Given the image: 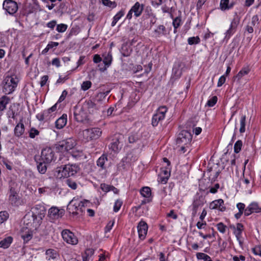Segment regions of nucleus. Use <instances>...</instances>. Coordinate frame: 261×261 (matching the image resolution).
Returning <instances> with one entry per match:
<instances>
[{
    "label": "nucleus",
    "mask_w": 261,
    "mask_h": 261,
    "mask_svg": "<svg viewBox=\"0 0 261 261\" xmlns=\"http://www.w3.org/2000/svg\"><path fill=\"white\" fill-rule=\"evenodd\" d=\"M18 79L16 75H7L3 81V92L6 94L12 93L16 88Z\"/></svg>",
    "instance_id": "1"
},
{
    "label": "nucleus",
    "mask_w": 261,
    "mask_h": 261,
    "mask_svg": "<svg viewBox=\"0 0 261 261\" xmlns=\"http://www.w3.org/2000/svg\"><path fill=\"white\" fill-rule=\"evenodd\" d=\"M32 210L34 223H36V225L39 226L46 214L45 206L42 203L37 204L32 207Z\"/></svg>",
    "instance_id": "2"
},
{
    "label": "nucleus",
    "mask_w": 261,
    "mask_h": 261,
    "mask_svg": "<svg viewBox=\"0 0 261 261\" xmlns=\"http://www.w3.org/2000/svg\"><path fill=\"white\" fill-rule=\"evenodd\" d=\"M78 169V167L75 165L67 164L58 167L57 172H58V176H60V178H65L74 175L76 173Z\"/></svg>",
    "instance_id": "3"
},
{
    "label": "nucleus",
    "mask_w": 261,
    "mask_h": 261,
    "mask_svg": "<svg viewBox=\"0 0 261 261\" xmlns=\"http://www.w3.org/2000/svg\"><path fill=\"white\" fill-rule=\"evenodd\" d=\"M101 135L100 129L94 127L90 129H86L82 131L81 135L83 139L86 142L90 140L98 139Z\"/></svg>",
    "instance_id": "4"
},
{
    "label": "nucleus",
    "mask_w": 261,
    "mask_h": 261,
    "mask_svg": "<svg viewBox=\"0 0 261 261\" xmlns=\"http://www.w3.org/2000/svg\"><path fill=\"white\" fill-rule=\"evenodd\" d=\"M76 145L75 140L70 138L60 141L56 148L61 152L67 151L73 149Z\"/></svg>",
    "instance_id": "5"
},
{
    "label": "nucleus",
    "mask_w": 261,
    "mask_h": 261,
    "mask_svg": "<svg viewBox=\"0 0 261 261\" xmlns=\"http://www.w3.org/2000/svg\"><path fill=\"white\" fill-rule=\"evenodd\" d=\"M167 111V108L166 106L159 108L156 113L153 115L152 118V124L153 126H157L159 123L165 118Z\"/></svg>",
    "instance_id": "6"
},
{
    "label": "nucleus",
    "mask_w": 261,
    "mask_h": 261,
    "mask_svg": "<svg viewBox=\"0 0 261 261\" xmlns=\"http://www.w3.org/2000/svg\"><path fill=\"white\" fill-rule=\"evenodd\" d=\"M192 138V136L190 132L186 130H182L178 134L176 143L179 145H187L191 142Z\"/></svg>",
    "instance_id": "7"
},
{
    "label": "nucleus",
    "mask_w": 261,
    "mask_h": 261,
    "mask_svg": "<svg viewBox=\"0 0 261 261\" xmlns=\"http://www.w3.org/2000/svg\"><path fill=\"white\" fill-rule=\"evenodd\" d=\"M17 184L14 181H10L9 182V201L12 205H15L18 200L17 190H16Z\"/></svg>",
    "instance_id": "8"
},
{
    "label": "nucleus",
    "mask_w": 261,
    "mask_h": 261,
    "mask_svg": "<svg viewBox=\"0 0 261 261\" xmlns=\"http://www.w3.org/2000/svg\"><path fill=\"white\" fill-rule=\"evenodd\" d=\"M240 22V17L236 15L232 20L229 29L225 32V38L228 39L236 32L237 28Z\"/></svg>",
    "instance_id": "9"
},
{
    "label": "nucleus",
    "mask_w": 261,
    "mask_h": 261,
    "mask_svg": "<svg viewBox=\"0 0 261 261\" xmlns=\"http://www.w3.org/2000/svg\"><path fill=\"white\" fill-rule=\"evenodd\" d=\"M62 236L63 240L67 243L76 245L78 243V240L74 233L68 229H64L62 231Z\"/></svg>",
    "instance_id": "10"
},
{
    "label": "nucleus",
    "mask_w": 261,
    "mask_h": 261,
    "mask_svg": "<svg viewBox=\"0 0 261 261\" xmlns=\"http://www.w3.org/2000/svg\"><path fill=\"white\" fill-rule=\"evenodd\" d=\"M3 8L10 15L15 14L18 10L16 2L12 0H5L3 3Z\"/></svg>",
    "instance_id": "11"
},
{
    "label": "nucleus",
    "mask_w": 261,
    "mask_h": 261,
    "mask_svg": "<svg viewBox=\"0 0 261 261\" xmlns=\"http://www.w3.org/2000/svg\"><path fill=\"white\" fill-rule=\"evenodd\" d=\"M74 117L75 119L81 122H86L88 120V115L83 108L74 107Z\"/></svg>",
    "instance_id": "12"
},
{
    "label": "nucleus",
    "mask_w": 261,
    "mask_h": 261,
    "mask_svg": "<svg viewBox=\"0 0 261 261\" xmlns=\"http://www.w3.org/2000/svg\"><path fill=\"white\" fill-rule=\"evenodd\" d=\"M54 152L51 148H44L41 152V160L45 163H50L54 159Z\"/></svg>",
    "instance_id": "13"
},
{
    "label": "nucleus",
    "mask_w": 261,
    "mask_h": 261,
    "mask_svg": "<svg viewBox=\"0 0 261 261\" xmlns=\"http://www.w3.org/2000/svg\"><path fill=\"white\" fill-rule=\"evenodd\" d=\"M80 205H83V201H79L73 198L69 203L67 206V210L73 215H77L79 214V212H77V210Z\"/></svg>",
    "instance_id": "14"
},
{
    "label": "nucleus",
    "mask_w": 261,
    "mask_h": 261,
    "mask_svg": "<svg viewBox=\"0 0 261 261\" xmlns=\"http://www.w3.org/2000/svg\"><path fill=\"white\" fill-rule=\"evenodd\" d=\"M261 206L257 202L251 203L245 210V215L248 216L253 213H260Z\"/></svg>",
    "instance_id": "15"
},
{
    "label": "nucleus",
    "mask_w": 261,
    "mask_h": 261,
    "mask_svg": "<svg viewBox=\"0 0 261 261\" xmlns=\"http://www.w3.org/2000/svg\"><path fill=\"white\" fill-rule=\"evenodd\" d=\"M210 208L212 210L218 209L221 212H224L226 210L224 200L222 199L212 201L210 204Z\"/></svg>",
    "instance_id": "16"
},
{
    "label": "nucleus",
    "mask_w": 261,
    "mask_h": 261,
    "mask_svg": "<svg viewBox=\"0 0 261 261\" xmlns=\"http://www.w3.org/2000/svg\"><path fill=\"white\" fill-rule=\"evenodd\" d=\"M147 224L144 221H140L138 225V232L139 238L144 240L147 232Z\"/></svg>",
    "instance_id": "17"
},
{
    "label": "nucleus",
    "mask_w": 261,
    "mask_h": 261,
    "mask_svg": "<svg viewBox=\"0 0 261 261\" xmlns=\"http://www.w3.org/2000/svg\"><path fill=\"white\" fill-rule=\"evenodd\" d=\"M103 57V63L104 66L103 67H100L99 70L101 71H104L106 70L107 67H109L112 61V55L110 53H105L102 55Z\"/></svg>",
    "instance_id": "18"
},
{
    "label": "nucleus",
    "mask_w": 261,
    "mask_h": 261,
    "mask_svg": "<svg viewBox=\"0 0 261 261\" xmlns=\"http://www.w3.org/2000/svg\"><path fill=\"white\" fill-rule=\"evenodd\" d=\"M204 203V198L202 196H198L195 198L192 204L193 215L196 214L198 208L203 205Z\"/></svg>",
    "instance_id": "19"
},
{
    "label": "nucleus",
    "mask_w": 261,
    "mask_h": 261,
    "mask_svg": "<svg viewBox=\"0 0 261 261\" xmlns=\"http://www.w3.org/2000/svg\"><path fill=\"white\" fill-rule=\"evenodd\" d=\"M63 215V212L58 209L57 207H51L48 211V216L52 219H56L61 217Z\"/></svg>",
    "instance_id": "20"
},
{
    "label": "nucleus",
    "mask_w": 261,
    "mask_h": 261,
    "mask_svg": "<svg viewBox=\"0 0 261 261\" xmlns=\"http://www.w3.org/2000/svg\"><path fill=\"white\" fill-rule=\"evenodd\" d=\"M243 229V225L242 223H238L236 225V228L235 230L233 231V233L235 234L237 240L239 241L240 245L242 244L241 238H242V233Z\"/></svg>",
    "instance_id": "21"
},
{
    "label": "nucleus",
    "mask_w": 261,
    "mask_h": 261,
    "mask_svg": "<svg viewBox=\"0 0 261 261\" xmlns=\"http://www.w3.org/2000/svg\"><path fill=\"white\" fill-rule=\"evenodd\" d=\"M153 32L156 37L166 36L168 34L167 30L164 25H159Z\"/></svg>",
    "instance_id": "22"
},
{
    "label": "nucleus",
    "mask_w": 261,
    "mask_h": 261,
    "mask_svg": "<svg viewBox=\"0 0 261 261\" xmlns=\"http://www.w3.org/2000/svg\"><path fill=\"white\" fill-rule=\"evenodd\" d=\"M143 8L144 6L143 5H140L139 2H136L130 9L134 13L135 16L137 17L141 15Z\"/></svg>",
    "instance_id": "23"
},
{
    "label": "nucleus",
    "mask_w": 261,
    "mask_h": 261,
    "mask_svg": "<svg viewBox=\"0 0 261 261\" xmlns=\"http://www.w3.org/2000/svg\"><path fill=\"white\" fill-rule=\"evenodd\" d=\"M14 135L17 137H19L23 135L24 132V126L22 120L16 125L14 128Z\"/></svg>",
    "instance_id": "24"
},
{
    "label": "nucleus",
    "mask_w": 261,
    "mask_h": 261,
    "mask_svg": "<svg viewBox=\"0 0 261 261\" xmlns=\"http://www.w3.org/2000/svg\"><path fill=\"white\" fill-rule=\"evenodd\" d=\"M67 115L63 114L56 121V127L58 129L62 128L67 123Z\"/></svg>",
    "instance_id": "25"
},
{
    "label": "nucleus",
    "mask_w": 261,
    "mask_h": 261,
    "mask_svg": "<svg viewBox=\"0 0 261 261\" xmlns=\"http://www.w3.org/2000/svg\"><path fill=\"white\" fill-rule=\"evenodd\" d=\"M46 259L51 261V260H55L59 257L57 252L52 249H47L46 251Z\"/></svg>",
    "instance_id": "26"
},
{
    "label": "nucleus",
    "mask_w": 261,
    "mask_h": 261,
    "mask_svg": "<svg viewBox=\"0 0 261 261\" xmlns=\"http://www.w3.org/2000/svg\"><path fill=\"white\" fill-rule=\"evenodd\" d=\"M108 162L107 156L105 154L102 155L97 161V165L101 169H104L106 168L107 163Z\"/></svg>",
    "instance_id": "27"
},
{
    "label": "nucleus",
    "mask_w": 261,
    "mask_h": 261,
    "mask_svg": "<svg viewBox=\"0 0 261 261\" xmlns=\"http://www.w3.org/2000/svg\"><path fill=\"white\" fill-rule=\"evenodd\" d=\"M132 51V48L127 44H123L120 49V52L124 57L129 56L130 55Z\"/></svg>",
    "instance_id": "28"
},
{
    "label": "nucleus",
    "mask_w": 261,
    "mask_h": 261,
    "mask_svg": "<svg viewBox=\"0 0 261 261\" xmlns=\"http://www.w3.org/2000/svg\"><path fill=\"white\" fill-rule=\"evenodd\" d=\"M10 98L7 96H3L0 98V112L5 110L6 106L10 102Z\"/></svg>",
    "instance_id": "29"
},
{
    "label": "nucleus",
    "mask_w": 261,
    "mask_h": 261,
    "mask_svg": "<svg viewBox=\"0 0 261 261\" xmlns=\"http://www.w3.org/2000/svg\"><path fill=\"white\" fill-rule=\"evenodd\" d=\"M12 242V238L8 237L0 242V247L4 249L8 248Z\"/></svg>",
    "instance_id": "30"
},
{
    "label": "nucleus",
    "mask_w": 261,
    "mask_h": 261,
    "mask_svg": "<svg viewBox=\"0 0 261 261\" xmlns=\"http://www.w3.org/2000/svg\"><path fill=\"white\" fill-rule=\"evenodd\" d=\"M173 74L176 79L180 77L182 71L180 69V64L179 63L175 64L172 69Z\"/></svg>",
    "instance_id": "31"
},
{
    "label": "nucleus",
    "mask_w": 261,
    "mask_h": 261,
    "mask_svg": "<svg viewBox=\"0 0 261 261\" xmlns=\"http://www.w3.org/2000/svg\"><path fill=\"white\" fill-rule=\"evenodd\" d=\"M140 193L144 197L148 198L151 194V189L148 187H143L140 190Z\"/></svg>",
    "instance_id": "32"
},
{
    "label": "nucleus",
    "mask_w": 261,
    "mask_h": 261,
    "mask_svg": "<svg viewBox=\"0 0 261 261\" xmlns=\"http://www.w3.org/2000/svg\"><path fill=\"white\" fill-rule=\"evenodd\" d=\"M46 164L47 163L42 161L37 165V169L41 174H44L46 172L47 169Z\"/></svg>",
    "instance_id": "33"
},
{
    "label": "nucleus",
    "mask_w": 261,
    "mask_h": 261,
    "mask_svg": "<svg viewBox=\"0 0 261 261\" xmlns=\"http://www.w3.org/2000/svg\"><path fill=\"white\" fill-rule=\"evenodd\" d=\"M196 257L198 259H203L204 261H211V257L206 254L201 252H198L196 254Z\"/></svg>",
    "instance_id": "34"
},
{
    "label": "nucleus",
    "mask_w": 261,
    "mask_h": 261,
    "mask_svg": "<svg viewBox=\"0 0 261 261\" xmlns=\"http://www.w3.org/2000/svg\"><path fill=\"white\" fill-rule=\"evenodd\" d=\"M240 133L242 134L245 132V126H246V116L242 115L240 119Z\"/></svg>",
    "instance_id": "35"
},
{
    "label": "nucleus",
    "mask_w": 261,
    "mask_h": 261,
    "mask_svg": "<svg viewBox=\"0 0 261 261\" xmlns=\"http://www.w3.org/2000/svg\"><path fill=\"white\" fill-rule=\"evenodd\" d=\"M87 108L89 109V111L90 112L91 109V111L93 112V109L97 110L98 109V107L96 106V104L92 101V100H89L86 102Z\"/></svg>",
    "instance_id": "36"
},
{
    "label": "nucleus",
    "mask_w": 261,
    "mask_h": 261,
    "mask_svg": "<svg viewBox=\"0 0 261 261\" xmlns=\"http://www.w3.org/2000/svg\"><path fill=\"white\" fill-rule=\"evenodd\" d=\"M172 19H173L172 24L174 28V32L175 33L176 29L177 28H178L180 25L181 18H180V17L178 16L175 18H173Z\"/></svg>",
    "instance_id": "37"
},
{
    "label": "nucleus",
    "mask_w": 261,
    "mask_h": 261,
    "mask_svg": "<svg viewBox=\"0 0 261 261\" xmlns=\"http://www.w3.org/2000/svg\"><path fill=\"white\" fill-rule=\"evenodd\" d=\"M243 143L241 140H238L234 145V151L236 153H238L241 150Z\"/></svg>",
    "instance_id": "38"
},
{
    "label": "nucleus",
    "mask_w": 261,
    "mask_h": 261,
    "mask_svg": "<svg viewBox=\"0 0 261 261\" xmlns=\"http://www.w3.org/2000/svg\"><path fill=\"white\" fill-rule=\"evenodd\" d=\"M200 41V38L198 36L190 37L188 39V44L190 45L198 44Z\"/></svg>",
    "instance_id": "39"
},
{
    "label": "nucleus",
    "mask_w": 261,
    "mask_h": 261,
    "mask_svg": "<svg viewBox=\"0 0 261 261\" xmlns=\"http://www.w3.org/2000/svg\"><path fill=\"white\" fill-rule=\"evenodd\" d=\"M249 69L248 68H244L241 70L237 74L236 77L238 78V80L242 78L245 75L247 74L249 72Z\"/></svg>",
    "instance_id": "40"
},
{
    "label": "nucleus",
    "mask_w": 261,
    "mask_h": 261,
    "mask_svg": "<svg viewBox=\"0 0 261 261\" xmlns=\"http://www.w3.org/2000/svg\"><path fill=\"white\" fill-rule=\"evenodd\" d=\"M9 218V214L6 211L0 212V224L6 221Z\"/></svg>",
    "instance_id": "41"
},
{
    "label": "nucleus",
    "mask_w": 261,
    "mask_h": 261,
    "mask_svg": "<svg viewBox=\"0 0 261 261\" xmlns=\"http://www.w3.org/2000/svg\"><path fill=\"white\" fill-rule=\"evenodd\" d=\"M229 0H221L220 2V7L222 10L229 9L231 6H228Z\"/></svg>",
    "instance_id": "42"
},
{
    "label": "nucleus",
    "mask_w": 261,
    "mask_h": 261,
    "mask_svg": "<svg viewBox=\"0 0 261 261\" xmlns=\"http://www.w3.org/2000/svg\"><path fill=\"white\" fill-rule=\"evenodd\" d=\"M109 91L106 92H100L98 93L96 96V100L97 101L101 100L102 99H106V97L109 94ZM108 99H107L108 100Z\"/></svg>",
    "instance_id": "43"
},
{
    "label": "nucleus",
    "mask_w": 261,
    "mask_h": 261,
    "mask_svg": "<svg viewBox=\"0 0 261 261\" xmlns=\"http://www.w3.org/2000/svg\"><path fill=\"white\" fill-rule=\"evenodd\" d=\"M217 97L216 96H213L211 99L208 100L206 106L212 107H213L217 101Z\"/></svg>",
    "instance_id": "44"
},
{
    "label": "nucleus",
    "mask_w": 261,
    "mask_h": 261,
    "mask_svg": "<svg viewBox=\"0 0 261 261\" xmlns=\"http://www.w3.org/2000/svg\"><path fill=\"white\" fill-rule=\"evenodd\" d=\"M66 184L72 189L75 190L77 188L76 183L71 179H67L66 180Z\"/></svg>",
    "instance_id": "45"
},
{
    "label": "nucleus",
    "mask_w": 261,
    "mask_h": 261,
    "mask_svg": "<svg viewBox=\"0 0 261 261\" xmlns=\"http://www.w3.org/2000/svg\"><path fill=\"white\" fill-rule=\"evenodd\" d=\"M162 10L163 13H167L170 14V17L173 18L172 14H171L172 11L173 10V8H169L167 7L166 5H164L162 7Z\"/></svg>",
    "instance_id": "46"
},
{
    "label": "nucleus",
    "mask_w": 261,
    "mask_h": 261,
    "mask_svg": "<svg viewBox=\"0 0 261 261\" xmlns=\"http://www.w3.org/2000/svg\"><path fill=\"white\" fill-rule=\"evenodd\" d=\"M67 28V25L65 24L61 23L58 24L57 26V31L60 33H63L66 31Z\"/></svg>",
    "instance_id": "47"
},
{
    "label": "nucleus",
    "mask_w": 261,
    "mask_h": 261,
    "mask_svg": "<svg viewBox=\"0 0 261 261\" xmlns=\"http://www.w3.org/2000/svg\"><path fill=\"white\" fill-rule=\"evenodd\" d=\"M217 229L221 233H224L226 231V226L222 222H220L217 224Z\"/></svg>",
    "instance_id": "48"
},
{
    "label": "nucleus",
    "mask_w": 261,
    "mask_h": 261,
    "mask_svg": "<svg viewBox=\"0 0 261 261\" xmlns=\"http://www.w3.org/2000/svg\"><path fill=\"white\" fill-rule=\"evenodd\" d=\"M101 190L106 192H108L111 190H113V187L106 184H101L100 185Z\"/></svg>",
    "instance_id": "49"
},
{
    "label": "nucleus",
    "mask_w": 261,
    "mask_h": 261,
    "mask_svg": "<svg viewBox=\"0 0 261 261\" xmlns=\"http://www.w3.org/2000/svg\"><path fill=\"white\" fill-rule=\"evenodd\" d=\"M91 86V82L89 81L84 82L82 85L81 88L84 91L87 90L89 89Z\"/></svg>",
    "instance_id": "50"
},
{
    "label": "nucleus",
    "mask_w": 261,
    "mask_h": 261,
    "mask_svg": "<svg viewBox=\"0 0 261 261\" xmlns=\"http://www.w3.org/2000/svg\"><path fill=\"white\" fill-rule=\"evenodd\" d=\"M39 132L35 128H32L29 132V137L31 138H34L36 136L38 135Z\"/></svg>",
    "instance_id": "51"
},
{
    "label": "nucleus",
    "mask_w": 261,
    "mask_h": 261,
    "mask_svg": "<svg viewBox=\"0 0 261 261\" xmlns=\"http://www.w3.org/2000/svg\"><path fill=\"white\" fill-rule=\"evenodd\" d=\"M24 243L28 242L32 238V234L31 233H28L22 234L21 236Z\"/></svg>",
    "instance_id": "52"
},
{
    "label": "nucleus",
    "mask_w": 261,
    "mask_h": 261,
    "mask_svg": "<svg viewBox=\"0 0 261 261\" xmlns=\"http://www.w3.org/2000/svg\"><path fill=\"white\" fill-rule=\"evenodd\" d=\"M123 204V200L121 199H117L115 201V212H118Z\"/></svg>",
    "instance_id": "53"
},
{
    "label": "nucleus",
    "mask_w": 261,
    "mask_h": 261,
    "mask_svg": "<svg viewBox=\"0 0 261 261\" xmlns=\"http://www.w3.org/2000/svg\"><path fill=\"white\" fill-rule=\"evenodd\" d=\"M225 81H226V76H225V75H222L219 79L218 80V84H217V86L218 87H221V86H222V85L223 84H224V83L225 82Z\"/></svg>",
    "instance_id": "54"
},
{
    "label": "nucleus",
    "mask_w": 261,
    "mask_h": 261,
    "mask_svg": "<svg viewBox=\"0 0 261 261\" xmlns=\"http://www.w3.org/2000/svg\"><path fill=\"white\" fill-rule=\"evenodd\" d=\"M258 17L257 15H254L251 19V25L253 27L255 26L256 24H258Z\"/></svg>",
    "instance_id": "55"
},
{
    "label": "nucleus",
    "mask_w": 261,
    "mask_h": 261,
    "mask_svg": "<svg viewBox=\"0 0 261 261\" xmlns=\"http://www.w3.org/2000/svg\"><path fill=\"white\" fill-rule=\"evenodd\" d=\"M47 112L44 111L43 113L37 115L36 117L39 120L43 121L45 119V116L47 117Z\"/></svg>",
    "instance_id": "56"
},
{
    "label": "nucleus",
    "mask_w": 261,
    "mask_h": 261,
    "mask_svg": "<svg viewBox=\"0 0 261 261\" xmlns=\"http://www.w3.org/2000/svg\"><path fill=\"white\" fill-rule=\"evenodd\" d=\"M94 250L93 249H91V248L87 249L85 250L84 255L86 256H87L88 257H90L94 254Z\"/></svg>",
    "instance_id": "57"
},
{
    "label": "nucleus",
    "mask_w": 261,
    "mask_h": 261,
    "mask_svg": "<svg viewBox=\"0 0 261 261\" xmlns=\"http://www.w3.org/2000/svg\"><path fill=\"white\" fill-rule=\"evenodd\" d=\"M237 207L239 210V212L245 213V205L243 203H238L237 204Z\"/></svg>",
    "instance_id": "58"
},
{
    "label": "nucleus",
    "mask_w": 261,
    "mask_h": 261,
    "mask_svg": "<svg viewBox=\"0 0 261 261\" xmlns=\"http://www.w3.org/2000/svg\"><path fill=\"white\" fill-rule=\"evenodd\" d=\"M89 203V201L88 200H85L83 201V205H80L77 210V212H80V213H82L85 211V206H87V204Z\"/></svg>",
    "instance_id": "59"
},
{
    "label": "nucleus",
    "mask_w": 261,
    "mask_h": 261,
    "mask_svg": "<svg viewBox=\"0 0 261 261\" xmlns=\"http://www.w3.org/2000/svg\"><path fill=\"white\" fill-rule=\"evenodd\" d=\"M114 224V221H110L105 227V232L107 233L110 231Z\"/></svg>",
    "instance_id": "60"
},
{
    "label": "nucleus",
    "mask_w": 261,
    "mask_h": 261,
    "mask_svg": "<svg viewBox=\"0 0 261 261\" xmlns=\"http://www.w3.org/2000/svg\"><path fill=\"white\" fill-rule=\"evenodd\" d=\"M253 252L255 254L261 256V246L254 247L253 249Z\"/></svg>",
    "instance_id": "61"
},
{
    "label": "nucleus",
    "mask_w": 261,
    "mask_h": 261,
    "mask_svg": "<svg viewBox=\"0 0 261 261\" xmlns=\"http://www.w3.org/2000/svg\"><path fill=\"white\" fill-rule=\"evenodd\" d=\"M48 79V76L47 75H44L42 77L41 81H40V83L41 87H43L46 84Z\"/></svg>",
    "instance_id": "62"
},
{
    "label": "nucleus",
    "mask_w": 261,
    "mask_h": 261,
    "mask_svg": "<svg viewBox=\"0 0 261 261\" xmlns=\"http://www.w3.org/2000/svg\"><path fill=\"white\" fill-rule=\"evenodd\" d=\"M93 62L95 63H98L102 61V58L98 54H96L93 56Z\"/></svg>",
    "instance_id": "63"
},
{
    "label": "nucleus",
    "mask_w": 261,
    "mask_h": 261,
    "mask_svg": "<svg viewBox=\"0 0 261 261\" xmlns=\"http://www.w3.org/2000/svg\"><path fill=\"white\" fill-rule=\"evenodd\" d=\"M219 188V185L216 184L214 187H212L210 189V192L211 193H216L217 192L218 189Z\"/></svg>",
    "instance_id": "64"
}]
</instances>
